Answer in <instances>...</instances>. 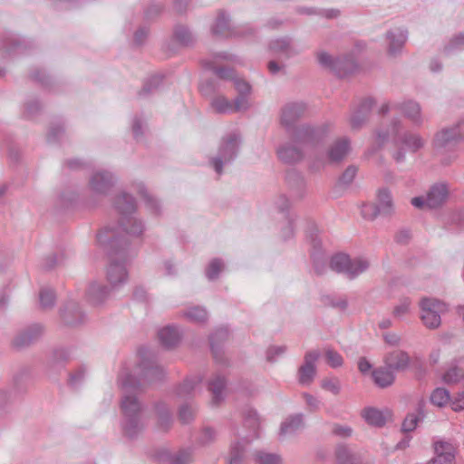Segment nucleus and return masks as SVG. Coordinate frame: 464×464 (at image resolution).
Here are the masks:
<instances>
[{"label":"nucleus","instance_id":"nucleus-12","mask_svg":"<svg viewBox=\"0 0 464 464\" xmlns=\"http://www.w3.org/2000/svg\"><path fill=\"white\" fill-rule=\"evenodd\" d=\"M349 152V144L346 140H337L329 151V157L333 161L343 159Z\"/></svg>","mask_w":464,"mask_h":464},{"label":"nucleus","instance_id":"nucleus-5","mask_svg":"<svg viewBox=\"0 0 464 464\" xmlns=\"http://www.w3.org/2000/svg\"><path fill=\"white\" fill-rule=\"evenodd\" d=\"M212 108L218 112H236L247 107L246 100L239 97L235 102H228L225 97H217L212 101Z\"/></svg>","mask_w":464,"mask_h":464},{"label":"nucleus","instance_id":"nucleus-37","mask_svg":"<svg viewBox=\"0 0 464 464\" xmlns=\"http://www.w3.org/2000/svg\"><path fill=\"white\" fill-rule=\"evenodd\" d=\"M358 368L361 372L365 373L371 370L372 365L365 358H361L358 362Z\"/></svg>","mask_w":464,"mask_h":464},{"label":"nucleus","instance_id":"nucleus-47","mask_svg":"<svg viewBox=\"0 0 464 464\" xmlns=\"http://www.w3.org/2000/svg\"><path fill=\"white\" fill-rule=\"evenodd\" d=\"M304 398H305V400H306V402H307L309 405H314V398H313L311 395H307V394H305V395H304Z\"/></svg>","mask_w":464,"mask_h":464},{"label":"nucleus","instance_id":"nucleus-50","mask_svg":"<svg viewBox=\"0 0 464 464\" xmlns=\"http://www.w3.org/2000/svg\"><path fill=\"white\" fill-rule=\"evenodd\" d=\"M403 44H404V40L403 39L399 40V41L396 42L397 47H401Z\"/></svg>","mask_w":464,"mask_h":464},{"label":"nucleus","instance_id":"nucleus-30","mask_svg":"<svg viewBox=\"0 0 464 464\" xmlns=\"http://www.w3.org/2000/svg\"><path fill=\"white\" fill-rule=\"evenodd\" d=\"M404 111H405V113L413 120H416L418 115L420 114L419 105L412 102H409L405 105Z\"/></svg>","mask_w":464,"mask_h":464},{"label":"nucleus","instance_id":"nucleus-46","mask_svg":"<svg viewBox=\"0 0 464 464\" xmlns=\"http://www.w3.org/2000/svg\"><path fill=\"white\" fill-rule=\"evenodd\" d=\"M235 147H236V140H235V139H234V140H229V141L227 142V148H229V149H231L232 150H234Z\"/></svg>","mask_w":464,"mask_h":464},{"label":"nucleus","instance_id":"nucleus-41","mask_svg":"<svg viewBox=\"0 0 464 464\" xmlns=\"http://www.w3.org/2000/svg\"><path fill=\"white\" fill-rule=\"evenodd\" d=\"M386 343L391 344H397L400 341L399 335L396 334H388L384 336Z\"/></svg>","mask_w":464,"mask_h":464},{"label":"nucleus","instance_id":"nucleus-11","mask_svg":"<svg viewBox=\"0 0 464 464\" xmlns=\"http://www.w3.org/2000/svg\"><path fill=\"white\" fill-rule=\"evenodd\" d=\"M372 377L375 384L382 388L390 386L394 382L392 372L382 368L375 370L372 372Z\"/></svg>","mask_w":464,"mask_h":464},{"label":"nucleus","instance_id":"nucleus-20","mask_svg":"<svg viewBox=\"0 0 464 464\" xmlns=\"http://www.w3.org/2000/svg\"><path fill=\"white\" fill-rule=\"evenodd\" d=\"M302 425V419L300 416H295L285 421L281 426V433L285 434L292 432Z\"/></svg>","mask_w":464,"mask_h":464},{"label":"nucleus","instance_id":"nucleus-36","mask_svg":"<svg viewBox=\"0 0 464 464\" xmlns=\"http://www.w3.org/2000/svg\"><path fill=\"white\" fill-rule=\"evenodd\" d=\"M336 457L340 464H346V459L348 458L347 450L344 448H340L336 452Z\"/></svg>","mask_w":464,"mask_h":464},{"label":"nucleus","instance_id":"nucleus-15","mask_svg":"<svg viewBox=\"0 0 464 464\" xmlns=\"http://www.w3.org/2000/svg\"><path fill=\"white\" fill-rule=\"evenodd\" d=\"M430 401L438 407H444L450 402V393L446 389L437 388L431 393Z\"/></svg>","mask_w":464,"mask_h":464},{"label":"nucleus","instance_id":"nucleus-38","mask_svg":"<svg viewBox=\"0 0 464 464\" xmlns=\"http://www.w3.org/2000/svg\"><path fill=\"white\" fill-rule=\"evenodd\" d=\"M334 432L342 437H349L352 434L351 429L347 427L337 426L334 429Z\"/></svg>","mask_w":464,"mask_h":464},{"label":"nucleus","instance_id":"nucleus-34","mask_svg":"<svg viewBox=\"0 0 464 464\" xmlns=\"http://www.w3.org/2000/svg\"><path fill=\"white\" fill-rule=\"evenodd\" d=\"M235 87L241 93H246L250 91V86L243 80L235 79Z\"/></svg>","mask_w":464,"mask_h":464},{"label":"nucleus","instance_id":"nucleus-8","mask_svg":"<svg viewBox=\"0 0 464 464\" xmlns=\"http://www.w3.org/2000/svg\"><path fill=\"white\" fill-rule=\"evenodd\" d=\"M409 356L402 351H394L385 358V363L390 369L402 370L409 364Z\"/></svg>","mask_w":464,"mask_h":464},{"label":"nucleus","instance_id":"nucleus-2","mask_svg":"<svg viewBox=\"0 0 464 464\" xmlns=\"http://www.w3.org/2000/svg\"><path fill=\"white\" fill-rule=\"evenodd\" d=\"M331 267L337 272L346 273L353 277L363 272L368 267V262L362 259L351 260L344 254H338L333 256L331 260Z\"/></svg>","mask_w":464,"mask_h":464},{"label":"nucleus","instance_id":"nucleus-23","mask_svg":"<svg viewBox=\"0 0 464 464\" xmlns=\"http://www.w3.org/2000/svg\"><path fill=\"white\" fill-rule=\"evenodd\" d=\"M419 420H420L419 414H415V413L408 414L402 422V430L404 431L413 430Z\"/></svg>","mask_w":464,"mask_h":464},{"label":"nucleus","instance_id":"nucleus-21","mask_svg":"<svg viewBox=\"0 0 464 464\" xmlns=\"http://www.w3.org/2000/svg\"><path fill=\"white\" fill-rule=\"evenodd\" d=\"M256 464H279L280 458L276 455L268 454L265 452H258L256 455Z\"/></svg>","mask_w":464,"mask_h":464},{"label":"nucleus","instance_id":"nucleus-26","mask_svg":"<svg viewBox=\"0 0 464 464\" xmlns=\"http://www.w3.org/2000/svg\"><path fill=\"white\" fill-rule=\"evenodd\" d=\"M450 407L454 411L464 410V392L456 394L452 400L450 399Z\"/></svg>","mask_w":464,"mask_h":464},{"label":"nucleus","instance_id":"nucleus-25","mask_svg":"<svg viewBox=\"0 0 464 464\" xmlns=\"http://www.w3.org/2000/svg\"><path fill=\"white\" fill-rule=\"evenodd\" d=\"M411 301L409 299H404L401 302L400 304L395 306L393 310V314L395 317H402L410 312Z\"/></svg>","mask_w":464,"mask_h":464},{"label":"nucleus","instance_id":"nucleus-35","mask_svg":"<svg viewBox=\"0 0 464 464\" xmlns=\"http://www.w3.org/2000/svg\"><path fill=\"white\" fill-rule=\"evenodd\" d=\"M450 140V133L448 130L441 131L436 135L435 141L438 145H443Z\"/></svg>","mask_w":464,"mask_h":464},{"label":"nucleus","instance_id":"nucleus-9","mask_svg":"<svg viewBox=\"0 0 464 464\" xmlns=\"http://www.w3.org/2000/svg\"><path fill=\"white\" fill-rule=\"evenodd\" d=\"M362 417L364 418L367 423L373 426L384 425L387 419L382 411L374 408L365 409L362 411Z\"/></svg>","mask_w":464,"mask_h":464},{"label":"nucleus","instance_id":"nucleus-27","mask_svg":"<svg viewBox=\"0 0 464 464\" xmlns=\"http://www.w3.org/2000/svg\"><path fill=\"white\" fill-rule=\"evenodd\" d=\"M54 294L52 290H43L40 293V302L44 307H48L53 304Z\"/></svg>","mask_w":464,"mask_h":464},{"label":"nucleus","instance_id":"nucleus-14","mask_svg":"<svg viewBox=\"0 0 464 464\" xmlns=\"http://www.w3.org/2000/svg\"><path fill=\"white\" fill-rule=\"evenodd\" d=\"M304 108L301 104H291L285 107L282 113V122L284 124H289L292 121L298 118Z\"/></svg>","mask_w":464,"mask_h":464},{"label":"nucleus","instance_id":"nucleus-45","mask_svg":"<svg viewBox=\"0 0 464 464\" xmlns=\"http://www.w3.org/2000/svg\"><path fill=\"white\" fill-rule=\"evenodd\" d=\"M214 167H215L216 171L218 173H220L221 172V169H222V161L219 160H215Z\"/></svg>","mask_w":464,"mask_h":464},{"label":"nucleus","instance_id":"nucleus-17","mask_svg":"<svg viewBox=\"0 0 464 464\" xmlns=\"http://www.w3.org/2000/svg\"><path fill=\"white\" fill-rule=\"evenodd\" d=\"M121 409L125 415L131 417L139 411L140 406L135 397L125 396L121 402Z\"/></svg>","mask_w":464,"mask_h":464},{"label":"nucleus","instance_id":"nucleus-51","mask_svg":"<svg viewBox=\"0 0 464 464\" xmlns=\"http://www.w3.org/2000/svg\"><path fill=\"white\" fill-rule=\"evenodd\" d=\"M390 52L391 53H394L395 52V49L393 48V44H392V45H391Z\"/></svg>","mask_w":464,"mask_h":464},{"label":"nucleus","instance_id":"nucleus-7","mask_svg":"<svg viewBox=\"0 0 464 464\" xmlns=\"http://www.w3.org/2000/svg\"><path fill=\"white\" fill-rule=\"evenodd\" d=\"M448 190L445 185L440 184L432 187L426 198V206L430 208L440 206L446 199Z\"/></svg>","mask_w":464,"mask_h":464},{"label":"nucleus","instance_id":"nucleus-39","mask_svg":"<svg viewBox=\"0 0 464 464\" xmlns=\"http://www.w3.org/2000/svg\"><path fill=\"white\" fill-rule=\"evenodd\" d=\"M239 457L240 454L238 449L237 447H233L230 452L229 464H237Z\"/></svg>","mask_w":464,"mask_h":464},{"label":"nucleus","instance_id":"nucleus-42","mask_svg":"<svg viewBox=\"0 0 464 464\" xmlns=\"http://www.w3.org/2000/svg\"><path fill=\"white\" fill-rule=\"evenodd\" d=\"M411 204L416 208H423L426 206V199L424 200L422 198L416 197L411 199Z\"/></svg>","mask_w":464,"mask_h":464},{"label":"nucleus","instance_id":"nucleus-33","mask_svg":"<svg viewBox=\"0 0 464 464\" xmlns=\"http://www.w3.org/2000/svg\"><path fill=\"white\" fill-rule=\"evenodd\" d=\"M322 386L324 389L328 390L334 393H336L339 390L338 382L336 380H324Z\"/></svg>","mask_w":464,"mask_h":464},{"label":"nucleus","instance_id":"nucleus-18","mask_svg":"<svg viewBox=\"0 0 464 464\" xmlns=\"http://www.w3.org/2000/svg\"><path fill=\"white\" fill-rule=\"evenodd\" d=\"M277 153L285 162H295L301 159L300 151L293 147L280 149Z\"/></svg>","mask_w":464,"mask_h":464},{"label":"nucleus","instance_id":"nucleus-6","mask_svg":"<svg viewBox=\"0 0 464 464\" xmlns=\"http://www.w3.org/2000/svg\"><path fill=\"white\" fill-rule=\"evenodd\" d=\"M317 352H309L305 354L304 364L299 370V382L303 384L310 383L315 374L314 362L318 359Z\"/></svg>","mask_w":464,"mask_h":464},{"label":"nucleus","instance_id":"nucleus-28","mask_svg":"<svg viewBox=\"0 0 464 464\" xmlns=\"http://www.w3.org/2000/svg\"><path fill=\"white\" fill-rule=\"evenodd\" d=\"M223 265L219 260H213L208 268L207 275L209 278H214L221 271Z\"/></svg>","mask_w":464,"mask_h":464},{"label":"nucleus","instance_id":"nucleus-10","mask_svg":"<svg viewBox=\"0 0 464 464\" xmlns=\"http://www.w3.org/2000/svg\"><path fill=\"white\" fill-rule=\"evenodd\" d=\"M159 339L164 346L169 348L179 342V335L176 329L164 327L159 332Z\"/></svg>","mask_w":464,"mask_h":464},{"label":"nucleus","instance_id":"nucleus-13","mask_svg":"<svg viewBox=\"0 0 464 464\" xmlns=\"http://www.w3.org/2000/svg\"><path fill=\"white\" fill-rule=\"evenodd\" d=\"M107 273L109 281L113 285L122 282L127 276L125 267L121 264L110 265Z\"/></svg>","mask_w":464,"mask_h":464},{"label":"nucleus","instance_id":"nucleus-19","mask_svg":"<svg viewBox=\"0 0 464 464\" xmlns=\"http://www.w3.org/2000/svg\"><path fill=\"white\" fill-rule=\"evenodd\" d=\"M225 386V381L223 378L218 377L215 380L211 381L209 383V390L213 394V401L214 403H218L221 399L222 391Z\"/></svg>","mask_w":464,"mask_h":464},{"label":"nucleus","instance_id":"nucleus-24","mask_svg":"<svg viewBox=\"0 0 464 464\" xmlns=\"http://www.w3.org/2000/svg\"><path fill=\"white\" fill-rule=\"evenodd\" d=\"M326 362L332 367L341 366L343 363L342 356L334 351L327 350L325 352Z\"/></svg>","mask_w":464,"mask_h":464},{"label":"nucleus","instance_id":"nucleus-29","mask_svg":"<svg viewBox=\"0 0 464 464\" xmlns=\"http://www.w3.org/2000/svg\"><path fill=\"white\" fill-rule=\"evenodd\" d=\"M188 316L194 321L202 322L206 319L207 314L204 309L196 307L188 312Z\"/></svg>","mask_w":464,"mask_h":464},{"label":"nucleus","instance_id":"nucleus-22","mask_svg":"<svg viewBox=\"0 0 464 464\" xmlns=\"http://www.w3.org/2000/svg\"><path fill=\"white\" fill-rule=\"evenodd\" d=\"M404 145L410 151H416L418 149L422 147L423 141L417 135H409L404 140Z\"/></svg>","mask_w":464,"mask_h":464},{"label":"nucleus","instance_id":"nucleus-1","mask_svg":"<svg viewBox=\"0 0 464 464\" xmlns=\"http://www.w3.org/2000/svg\"><path fill=\"white\" fill-rule=\"evenodd\" d=\"M419 306L422 324L429 329L438 328L441 324V314L447 312L445 303L438 299L424 297L420 299Z\"/></svg>","mask_w":464,"mask_h":464},{"label":"nucleus","instance_id":"nucleus-52","mask_svg":"<svg viewBox=\"0 0 464 464\" xmlns=\"http://www.w3.org/2000/svg\"><path fill=\"white\" fill-rule=\"evenodd\" d=\"M250 421L253 422V424H256V423H257V419L253 418Z\"/></svg>","mask_w":464,"mask_h":464},{"label":"nucleus","instance_id":"nucleus-31","mask_svg":"<svg viewBox=\"0 0 464 464\" xmlns=\"http://www.w3.org/2000/svg\"><path fill=\"white\" fill-rule=\"evenodd\" d=\"M356 172L357 169L355 167H348L343 173L340 180L344 184H348L353 179V178L356 175Z\"/></svg>","mask_w":464,"mask_h":464},{"label":"nucleus","instance_id":"nucleus-32","mask_svg":"<svg viewBox=\"0 0 464 464\" xmlns=\"http://www.w3.org/2000/svg\"><path fill=\"white\" fill-rule=\"evenodd\" d=\"M317 59L322 65L329 68H334L332 57L326 53H319L317 54Z\"/></svg>","mask_w":464,"mask_h":464},{"label":"nucleus","instance_id":"nucleus-48","mask_svg":"<svg viewBox=\"0 0 464 464\" xmlns=\"http://www.w3.org/2000/svg\"><path fill=\"white\" fill-rule=\"evenodd\" d=\"M140 231H141L140 226L136 224L135 227L132 230H130V233H132V234H139V233H140Z\"/></svg>","mask_w":464,"mask_h":464},{"label":"nucleus","instance_id":"nucleus-43","mask_svg":"<svg viewBox=\"0 0 464 464\" xmlns=\"http://www.w3.org/2000/svg\"><path fill=\"white\" fill-rule=\"evenodd\" d=\"M190 416H191V412L188 409H182L180 411V418L182 420H188Z\"/></svg>","mask_w":464,"mask_h":464},{"label":"nucleus","instance_id":"nucleus-40","mask_svg":"<svg viewBox=\"0 0 464 464\" xmlns=\"http://www.w3.org/2000/svg\"><path fill=\"white\" fill-rule=\"evenodd\" d=\"M218 75L224 79H234V72L230 70L220 69L218 71Z\"/></svg>","mask_w":464,"mask_h":464},{"label":"nucleus","instance_id":"nucleus-3","mask_svg":"<svg viewBox=\"0 0 464 464\" xmlns=\"http://www.w3.org/2000/svg\"><path fill=\"white\" fill-rule=\"evenodd\" d=\"M392 209V198L386 189H380L377 193L376 204H364L362 214L366 218H374L379 214L390 213Z\"/></svg>","mask_w":464,"mask_h":464},{"label":"nucleus","instance_id":"nucleus-16","mask_svg":"<svg viewBox=\"0 0 464 464\" xmlns=\"http://www.w3.org/2000/svg\"><path fill=\"white\" fill-rule=\"evenodd\" d=\"M464 378V361L459 362V365L450 369L444 375L446 382H457Z\"/></svg>","mask_w":464,"mask_h":464},{"label":"nucleus","instance_id":"nucleus-49","mask_svg":"<svg viewBox=\"0 0 464 464\" xmlns=\"http://www.w3.org/2000/svg\"><path fill=\"white\" fill-rule=\"evenodd\" d=\"M459 313L462 316V319L464 321V305L462 307H459Z\"/></svg>","mask_w":464,"mask_h":464},{"label":"nucleus","instance_id":"nucleus-44","mask_svg":"<svg viewBox=\"0 0 464 464\" xmlns=\"http://www.w3.org/2000/svg\"><path fill=\"white\" fill-rule=\"evenodd\" d=\"M268 69L272 73L277 72L279 71V67L276 62H270L268 63Z\"/></svg>","mask_w":464,"mask_h":464},{"label":"nucleus","instance_id":"nucleus-4","mask_svg":"<svg viewBox=\"0 0 464 464\" xmlns=\"http://www.w3.org/2000/svg\"><path fill=\"white\" fill-rule=\"evenodd\" d=\"M435 457L426 464H454L455 447L447 441H437L434 443Z\"/></svg>","mask_w":464,"mask_h":464}]
</instances>
